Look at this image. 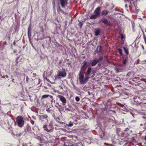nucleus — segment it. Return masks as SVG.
Here are the masks:
<instances>
[{
	"label": "nucleus",
	"instance_id": "nucleus-1",
	"mask_svg": "<svg viewBox=\"0 0 146 146\" xmlns=\"http://www.w3.org/2000/svg\"><path fill=\"white\" fill-rule=\"evenodd\" d=\"M16 121L19 127H21L23 126L24 121L23 118L22 117L20 116L17 117L16 118Z\"/></svg>",
	"mask_w": 146,
	"mask_h": 146
},
{
	"label": "nucleus",
	"instance_id": "nucleus-2",
	"mask_svg": "<svg viewBox=\"0 0 146 146\" xmlns=\"http://www.w3.org/2000/svg\"><path fill=\"white\" fill-rule=\"evenodd\" d=\"M44 130L48 132H52L53 130V127L52 123H50L48 125H44L43 127Z\"/></svg>",
	"mask_w": 146,
	"mask_h": 146
},
{
	"label": "nucleus",
	"instance_id": "nucleus-3",
	"mask_svg": "<svg viewBox=\"0 0 146 146\" xmlns=\"http://www.w3.org/2000/svg\"><path fill=\"white\" fill-rule=\"evenodd\" d=\"M66 75V73L64 70H59L57 72V76L61 77H64Z\"/></svg>",
	"mask_w": 146,
	"mask_h": 146
},
{
	"label": "nucleus",
	"instance_id": "nucleus-4",
	"mask_svg": "<svg viewBox=\"0 0 146 146\" xmlns=\"http://www.w3.org/2000/svg\"><path fill=\"white\" fill-rule=\"evenodd\" d=\"M100 22H102L104 25L108 26H110L111 25V24L110 21L105 18H102L101 20L100 21Z\"/></svg>",
	"mask_w": 146,
	"mask_h": 146
},
{
	"label": "nucleus",
	"instance_id": "nucleus-5",
	"mask_svg": "<svg viewBox=\"0 0 146 146\" xmlns=\"http://www.w3.org/2000/svg\"><path fill=\"white\" fill-rule=\"evenodd\" d=\"M40 136H37V139L39 140V143L38 144L39 146H42L44 144V142H43V140L42 139L43 137V135L42 134L40 135Z\"/></svg>",
	"mask_w": 146,
	"mask_h": 146
},
{
	"label": "nucleus",
	"instance_id": "nucleus-6",
	"mask_svg": "<svg viewBox=\"0 0 146 146\" xmlns=\"http://www.w3.org/2000/svg\"><path fill=\"white\" fill-rule=\"evenodd\" d=\"M48 116L46 114H44L40 116V119L42 121H48Z\"/></svg>",
	"mask_w": 146,
	"mask_h": 146
},
{
	"label": "nucleus",
	"instance_id": "nucleus-7",
	"mask_svg": "<svg viewBox=\"0 0 146 146\" xmlns=\"http://www.w3.org/2000/svg\"><path fill=\"white\" fill-rule=\"evenodd\" d=\"M140 97L137 96H135L133 99V103L135 104H140Z\"/></svg>",
	"mask_w": 146,
	"mask_h": 146
},
{
	"label": "nucleus",
	"instance_id": "nucleus-8",
	"mask_svg": "<svg viewBox=\"0 0 146 146\" xmlns=\"http://www.w3.org/2000/svg\"><path fill=\"white\" fill-rule=\"evenodd\" d=\"M101 9L100 7H98L95 9L94 12L95 14L97 15L99 17H100V15Z\"/></svg>",
	"mask_w": 146,
	"mask_h": 146
},
{
	"label": "nucleus",
	"instance_id": "nucleus-9",
	"mask_svg": "<svg viewBox=\"0 0 146 146\" xmlns=\"http://www.w3.org/2000/svg\"><path fill=\"white\" fill-rule=\"evenodd\" d=\"M58 97L60 99V100L62 102L63 105H65V104L66 103V102L65 98L63 96L60 95L58 96Z\"/></svg>",
	"mask_w": 146,
	"mask_h": 146
},
{
	"label": "nucleus",
	"instance_id": "nucleus-10",
	"mask_svg": "<svg viewBox=\"0 0 146 146\" xmlns=\"http://www.w3.org/2000/svg\"><path fill=\"white\" fill-rule=\"evenodd\" d=\"M60 5L63 8H64L67 4V0H60Z\"/></svg>",
	"mask_w": 146,
	"mask_h": 146
},
{
	"label": "nucleus",
	"instance_id": "nucleus-11",
	"mask_svg": "<svg viewBox=\"0 0 146 146\" xmlns=\"http://www.w3.org/2000/svg\"><path fill=\"white\" fill-rule=\"evenodd\" d=\"M98 62V60L97 59H93L90 61L91 66H94L96 65Z\"/></svg>",
	"mask_w": 146,
	"mask_h": 146
},
{
	"label": "nucleus",
	"instance_id": "nucleus-12",
	"mask_svg": "<svg viewBox=\"0 0 146 146\" xmlns=\"http://www.w3.org/2000/svg\"><path fill=\"white\" fill-rule=\"evenodd\" d=\"M81 71H80V73L79 74L78 78V79L80 81V82L81 84V83L83 80L84 76V74L83 73H82Z\"/></svg>",
	"mask_w": 146,
	"mask_h": 146
},
{
	"label": "nucleus",
	"instance_id": "nucleus-13",
	"mask_svg": "<svg viewBox=\"0 0 146 146\" xmlns=\"http://www.w3.org/2000/svg\"><path fill=\"white\" fill-rule=\"evenodd\" d=\"M103 49V47L101 46H97L96 49L97 52H96L97 53H99L102 52V50Z\"/></svg>",
	"mask_w": 146,
	"mask_h": 146
},
{
	"label": "nucleus",
	"instance_id": "nucleus-14",
	"mask_svg": "<svg viewBox=\"0 0 146 146\" xmlns=\"http://www.w3.org/2000/svg\"><path fill=\"white\" fill-rule=\"evenodd\" d=\"M48 97H49L50 98L52 99L51 101V102H52V101L53 100V97L52 96L49 95L45 94L43 95L41 99H42L44 98H46Z\"/></svg>",
	"mask_w": 146,
	"mask_h": 146
},
{
	"label": "nucleus",
	"instance_id": "nucleus-15",
	"mask_svg": "<svg viewBox=\"0 0 146 146\" xmlns=\"http://www.w3.org/2000/svg\"><path fill=\"white\" fill-rule=\"evenodd\" d=\"M83 64L82 65L80 69V71H81L82 70L84 71L86 69V66L87 64V62L85 61H84L83 62Z\"/></svg>",
	"mask_w": 146,
	"mask_h": 146
},
{
	"label": "nucleus",
	"instance_id": "nucleus-16",
	"mask_svg": "<svg viewBox=\"0 0 146 146\" xmlns=\"http://www.w3.org/2000/svg\"><path fill=\"white\" fill-rule=\"evenodd\" d=\"M91 70L92 68L91 67H89L88 68L86 72L85 73V74L88 76L90 75V73L91 72Z\"/></svg>",
	"mask_w": 146,
	"mask_h": 146
},
{
	"label": "nucleus",
	"instance_id": "nucleus-17",
	"mask_svg": "<svg viewBox=\"0 0 146 146\" xmlns=\"http://www.w3.org/2000/svg\"><path fill=\"white\" fill-rule=\"evenodd\" d=\"M90 77L88 75L86 76L85 79L84 80H83L82 81V82L81 84H84L86 83L87 81L89 79Z\"/></svg>",
	"mask_w": 146,
	"mask_h": 146
},
{
	"label": "nucleus",
	"instance_id": "nucleus-18",
	"mask_svg": "<svg viewBox=\"0 0 146 146\" xmlns=\"http://www.w3.org/2000/svg\"><path fill=\"white\" fill-rule=\"evenodd\" d=\"M57 10L59 14H60V13H62L64 14H65V12L61 9L59 6L57 8Z\"/></svg>",
	"mask_w": 146,
	"mask_h": 146
},
{
	"label": "nucleus",
	"instance_id": "nucleus-19",
	"mask_svg": "<svg viewBox=\"0 0 146 146\" xmlns=\"http://www.w3.org/2000/svg\"><path fill=\"white\" fill-rule=\"evenodd\" d=\"M108 13L109 11H108L106 10H103L102 12L101 13V15L102 16H106L108 14Z\"/></svg>",
	"mask_w": 146,
	"mask_h": 146
},
{
	"label": "nucleus",
	"instance_id": "nucleus-20",
	"mask_svg": "<svg viewBox=\"0 0 146 146\" xmlns=\"http://www.w3.org/2000/svg\"><path fill=\"white\" fill-rule=\"evenodd\" d=\"M99 17L97 15L94 14L91 16L90 17V19H96Z\"/></svg>",
	"mask_w": 146,
	"mask_h": 146
},
{
	"label": "nucleus",
	"instance_id": "nucleus-21",
	"mask_svg": "<svg viewBox=\"0 0 146 146\" xmlns=\"http://www.w3.org/2000/svg\"><path fill=\"white\" fill-rule=\"evenodd\" d=\"M100 29H97L95 31V35L97 36L100 35Z\"/></svg>",
	"mask_w": 146,
	"mask_h": 146
},
{
	"label": "nucleus",
	"instance_id": "nucleus-22",
	"mask_svg": "<svg viewBox=\"0 0 146 146\" xmlns=\"http://www.w3.org/2000/svg\"><path fill=\"white\" fill-rule=\"evenodd\" d=\"M31 25H30L28 27V34L29 36H30L31 35Z\"/></svg>",
	"mask_w": 146,
	"mask_h": 146
},
{
	"label": "nucleus",
	"instance_id": "nucleus-23",
	"mask_svg": "<svg viewBox=\"0 0 146 146\" xmlns=\"http://www.w3.org/2000/svg\"><path fill=\"white\" fill-rule=\"evenodd\" d=\"M73 145L71 143L68 142L64 143V145L65 146H72Z\"/></svg>",
	"mask_w": 146,
	"mask_h": 146
},
{
	"label": "nucleus",
	"instance_id": "nucleus-24",
	"mask_svg": "<svg viewBox=\"0 0 146 146\" xmlns=\"http://www.w3.org/2000/svg\"><path fill=\"white\" fill-rule=\"evenodd\" d=\"M143 37L145 42L146 44V36L143 31Z\"/></svg>",
	"mask_w": 146,
	"mask_h": 146
},
{
	"label": "nucleus",
	"instance_id": "nucleus-25",
	"mask_svg": "<svg viewBox=\"0 0 146 146\" xmlns=\"http://www.w3.org/2000/svg\"><path fill=\"white\" fill-rule=\"evenodd\" d=\"M133 73L131 72H128L126 75V76L127 78H129L130 77L132 74Z\"/></svg>",
	"mask_w": 146,
	"mask_h": 146
},
{
	"label": "nucleus",
	"instance_id": "nucleus-26",
	"mask_svg": "<svg viewBox=\"0 0 146 146\" xmlns=\"http://www.w3.org/2000/svg\"><path fill=\"white\" fill-rule=\"evenodd\" d=\"M123 48L126 54H128L129 53L128 50V49L125 47H123Z\"/></svg>",
	"mask_w": 146,
	"mask_h": 146
},
{
	"label": "nucleus",
	"instance_id": "nucleus-27",
	"mask_svg": "<svg viewBox=\"0 0 146 146\" xmlns=\"http://www.w3.org/2000/svg\"><path fill=\"white\" fill-rule=\"evenodd\" d=\"M117 50L119 52V53L120 54V55H121V56H122L123 53L122 50V49L121 48H118L117 49Z\"/></svg>",
	"mask_w": 146,
	"mask_h": 146
},
{
	"label": "nucleus",
	"instance_id": "nucleus-28",
	"mask_svg": "<svg viewBox=\"0 0 146 146\" xmlns=\"http://www.w3.org/2000/svg\"><path fill=\"white\" fill-rule=\"evenodd\" d=\"M72 146H83L82 144L81 143H78L74 144Z\"/></svg>",
	"mask_w": 146,
	"mask_h": 146
},
{
	"label": "nucleus",
	"instance_id": "nucleus-29",
	"mask_svg": "<svg viewBox=\"0 0 146 146\" xmlns=\"http://www.w3.org/2000/svg\"><path fill=\"white\" fill-rule=\"evenodd\" d=\"M115 70L117 72H119L121 71V68H115Z\"/></svg>",
	"mask_w": 146,
	"mask_h": 146
},
{
	"label": "nucleus",
	"instance_id": "nucleus-30",
	"mask_svg": "<svg viewBox=\"0 0 146 146\" xmlns=\"http://www.w3.org/2000/svg\"><path fill=\"white\" fill-rule=\"evenodd\" d=\"M83 25V23L81 22H80L78 24V25L79 26V27L80 28H81L82 27V26Z\"/></svg>",
	"mask_w": 146,
	"mask_h": 146
},
{
	"label": "nucleus",
	"instance_id": "nucleus-31",
	"mask_svg": "<svg viewBox=\"0 0 146 146\" xmlns=\"http://www.w3.org/2000/svg\"><path fill=\"white\" fill-rule=\"evenodd\" d=\"M55 106L58 108L60 107H61V106L59 104V103L57 102L55 104Z\"/></svg>",
	"mask_w": 146,
	"mask_h": 146
},
{
	"label": "nucleus",
	"instance_id": "nucleus-32",
	"mask_svg": "<svg viewBox=\"0 0 146 146\" xmlns=\"http://www.w3.org/2000/svg\"><path fill=\"white\" fill-rule=\"evenodd\" d=\"M73 123H72L71 121H70L68 125V126L69 127L72 126L73 125Z\"/></svg>",
	"mask_w": 146,
	"mask_h": 146
},
{
	"label": "nucleus",
	"instance_id": "nucleus-33",
	"mask_svg": "<svg viewBox=\"0 0 146 146\" xmlns=\"http://www.w3.org/2000/svg\"><path fill=\"white\" fill-rule=\"evenodd\" d=\"M31 143H29L28 144H26L25 143H23L22 144L23 146H30Z\"/></svg>",
	"mask_w": 146,
	"mask_h": 146
},
{
	"label": "nucleus",
	"instance_id": "nucleus-34",
	"mask_svg": "<svg viewBox=\"0 0 146 146\" xmlns=\"http://www.w3.org/2000/svg\"><path fill=\"white\" fill-rule=\"evenodd\" d=\"M127 58V57L123 61L122 63L123 64H125L126 63Z\"/></svg>",
	"mask_w": 146,
	"mask_h": 146
},
{
	"label": "nucleus",
	"instance_id": "nucleus-35",
	"mask_svg": "<svg viewBox=\"0 0 146 146\" xmlns=\"http://www.w3.org/2000/svg\"><path fill=\"white\" fill-rule=\"evenodd\" d=\"M103 59V57L102 56H100V57L99 58V59H97V60H98V62H99V61H102Z\"/></svg>",
	"mask_w": 146,
	"mask_h": 146
},
{
	"label": "nucleus",
	"instance_id": "nucleus-36",
	"mask_svg": "<svg viewBox=\"0 0 146 146\" xmlns=\"http://www.w3.org/2000/svg\"><path fill=\"white\" fill-rule=\"evenodd\" d=\"M75 100H76V101L77 102H78L80 100V99L79 98L78 96H76L75 97Z\"/></svg>",
	"mask_w": 146,
	"mask_h": 146
},
{
	"label": "nucleus",
	"instance_id": "nucleus-37",
	"mask_svg": "<svg viewBox=\"0 0 146 146\" xmlns=\"http://www.w3.org/2000/svg\"><path fill=\"white\" fill-rule=\"evenodd\" d=\"M32 110L34 111H36V108H35L34 107H33L31 108Z\"/></svg>",
	"mask_w": 146,
	"mask_h": 146
},
{
	"label": "nucleus",
	"instance_id": "nucleus-38",
	"mask_svg": "<svg viewBox=\"0 0 146 146\" xmlns=\"http://www.w3.org/2000/svg\"><path fill=\"white\" fill-rule=\"evenodd\" d=\"M27 129L28 132H30L31 129L30 127H27Z\"/></svg>",
	"mask_w": 146,
	"mask_h": 146
},
{
	"label": "nucleus",
	"instance_id": "nucleus-39",
	"mask_svg": "<svg viewBox=\"0 0 146 146\" xmlns=\"http://www.w3.org/2000/svg\"><path fill=\"white\" fill-rule=\"evenodd\" d=\"M92 74H94L96 72V71L95 70H91Z\"/></svg>",
	"mask_w": 146,
	"mask_h": 146
},
{
	"label": "nucleus",
	"instance_id": "nucleus-40",
	"mask_svg": "<svg viewBox=\"0 0 146 146\" xmlns=\"http://www.w3.org/2000/svg\"><path fill=\"white\" fill-rule=\"evenodd\" d=\"M141 80L143 81L145 83H146V79H144V78H142L141 79Z\"/></svg>",
	"mask_w": 146,
	"mask_h": 146
},
{
	"label": "nucleus",
	"instance_id": "nucleus-41",
	"mask_svg": "<svg viewBox=\"0 0 146 146\" xmlns=\"http://www.w3.org/2000/svg\"><path fill=\"white\" fill-rule=\"evenodd\" d=\"M124 38V36L122 34H121V39H123Z\"/></svg>",
	"mask_w": 146,
	"mask_h": 146
},
{
	"label": "nucleus",
	"instance_id": "nucleus-42",
	"mask_svg": "<svg viewBox=\"0 0 146 146\" xmlns=\"http://www.w3.org/2000/svg\"><path fill=\"white\" fill-rule=\"evenodd\" d=\"M46 111L48 112H50L51 110H50L49 108H48L46 109Z\"/></svg>",
	"mask_w": 146,
	"mask_h": 146
},
{
	"label": "nucleus",
	"instance_id": "nucleus-43",
	"mask_svg": "<svg viewBox=\"0 0 146 146\" xmlns=\"http://www.w3.org/2000/svg\"><path fill=\"white\" fill-rule=\"evenodd\" d=\"M133 79L134 80L137 79V80H139V78L138 77H135L133 78Z\"/></svg>",
	"mask_w": 146,
	"mask_h": 146
},
{
	"label": "nucleus",
	"instance_id": "nucleus-44",
	"mask_svg": "<svg viewBox=\"0 0 146 146\" xmlns=\"http://www.w3.org/2000/svg\"><path fill=\"white\" fill-rule=\"evenodd\" d=\"M22 135V134L21 133H20L19 134H18L17 135V136L20 137Z\"/></svg>",
	"mask_w": 146,
	"mask_h": 146
},
{
	"label": "nucleus",
	"instance_id": "nucleus-45",
	"mask_svg": "<svg viewBox=\"0 0 146 146\" xmlns=\"http://www.w3.org/2000/svg\"><path fill=\"white\" fill-rule=\"evenodd\" d=\"M142 48H143V50H144V49H144V46H143V45H142Z\"/></svg>",
	"mask_w": 146,
	"mask_h": 146
},
{
	"label": "nucleus",
	"instance_id": "nucleus-46",
	"mask_svg": "<svg viewBox=\"0 0 146 146\" xmlns=\"http://www.w3.org/2000/svg\"><path fill=\"white\" fill-rule=\"evenodd\" d=\"M13 52L14 53H15L17 52H16V50H13Z\"/></svg>",
	"mask_w": 146,
	"mask_h": 146
},
{
	"label": "nucleus",
	"instance_id": "nucleus-47",
	"mask_svg": "<svg viewBox=\"0 0 146 146\" xmlns=\"http://www.w3.org/2000/svg\"><path fill=\"white\" fill-rule=\"evenodd\" d=\"M76 121V120L75 121ZM75 122V123H74L75 124H78V123H77V122Z\"/></svg>",
	"mask_w": 146,
	"mask_h": 146
},
{
	"label": "nucleus",
	"instance_id": "nucleus-48",
	"mask_svg": "<svg viewBox=\"0 0 146 146\" xmlns=\"http://www.w3.org/2000/svg\"><path fill=\"white\" fill-rule=\"evenodd\" d=\"M125 8H127V4L125 5Z\"/></svg>",
	"mask_w": 146,
	"mask_h": 146
},
{
	"label": "nucleus",
	"instance_id": "nucleus-49",
	"mask_svg": "<svg viewBox=\"0 0 146 146\" xmlns=\"http://www.w3.org/2000/svg\"><path fill=\"white\" fill-rule=\"evenodd\" d=\"M2 78H5V76H3L2 77H1Z\"/></svg>",
	"mask_w": 146,
	"mask_h": 146
},
{
	"label": "nucleus",
	"instance_id": "nucleus-50",
	"mask_svg": "<svg viewBox=\"0 0 146 146\" xmlns=\"http://www.w3.org/2000/svg\"><path fill=\"white\" fill-rule=\"evenodd\" d=\"M5 76L7 78H8V75H6Z\"/></svg>",
	"mask_w": 146,
	"mask_h": 146
},
{
	"label": "nucleus",
	"instance_id": "nucleus-51",
	"mask_svg": "<svg viewBox=\"0 0 146 146\" xmlns=\"http://www.w3.org/2000/svg\"><path fill=\"white\" fill-rule=\"evenodd\" d=\"M145 139L146 141V135L145 136Z\"/></svg>",
	"mask_w": 146,
	"mask_h": 146
},
{
	"label": "nucleus",
	"instance_id": "nucleus-52",
	"mask_svg": "<svg viewBox=\"0 0 146 146\" xmlns=\"http://www.w3.org/2000/svg\"><path fill=\"white\" fill-rule=\"evenodd\" d=\"M14 45H15V42H14L13 43Z\"/></svg>",
	"mask_w": 146,
	"mask_h": 146
},
{
	"label": "nucleus",
	"instance_id": "nucleus-53",
	"mask_svg": "<svg viewBox=\"0 0 146 146\" xmlns=\"http://www.w3.org/2000/svg\"><path fill=\"white\" fill-rule=\"evenodd\" d=\"M31 45L33 47H34V46H33V44H31Z\"/></svg>",
	"mask_w": 146,
	"mask_h": 146
},
{
	"label": "nucleus",
	"instance_id": "nucleus-54",
	"mask_svg": "<svg viewBox=\"0 0 146 146\" xmlns=\"http://www.w3.org/2000/svg\"><path fill=\"white\" fill-rule=\"evenodd\" d=\"M145 32H146V28L145 29Z\"/></svg>",
	"mask_w": 146,
	"mask_h": 146
}]
</instances>
